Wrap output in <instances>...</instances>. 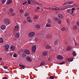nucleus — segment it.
<instances>
[{
    "instance_id": "nucleus-1",
    "label": "nucleus",
    "mask_w": 79,
    "mask_h": 79,
    "mask_svg": "<svg viewBox=\"0 0 79 79\" xmlns=\"http://www.w3.org/2000/svg\"><path fill=\"white\" fill-rule=\"evenodd\" d=\"M3 21L5 24V26H7V24H10V20L7 18H6L4 19Z\"/></svg>"
},
{
    "instance_id": "nucleus-2",
    "label": "nucleus",
    "mask_w": 79,
    "mask_h": 79,
    "mask_svg": "<svg viewBox=\"0 0 79 79\" xmlns=\"http://www.w3.org/2000/svg\"><path fill=\"white\" fill-rule=\"evenodd\" d=\"M67 11L72 15V16H74V13H73V11L71 10V9H68Z\"/></svg>"
},
{
    "instance_id": "nucleus-3",
    "label": "nucleus",
    "mask_w": 79,
    "mask_h": 79,
    "mask_svg": "<svg viewBox=\"0 0 79 79\" xmlns=\"http://www.w3.org/2000/svg\"><path fill=\"white\" fill-rule=\"evenodd\" d=\"M37 47L35 45H34L31 47V51L33 53H35L36 51V48Z\"/></svg>"
},
{
    "instance_id": "nucleus-4",
    "label": "nucleus",
    "mask_w": 79,
    "mask_h": 79,
    "mask_svg": "<svg viewBox=\"0 0 79 79\" xmlns=\"http://www.w3.org/2000/svg\"><path fill=\"white\" fill-rule=\"evenodd\" d=\"M35 35V33L34 32H31L30 33V40H32L33 38H32V37H34V35Z\"/></svg>"
},
{
    "instance_id": "nucleus-5",
    "label": "nucleus",
    "mask_w": 79,
    "mask_h": 79,
    "mask_svg": "<svg viewBox=\"0 0 79 79\" xmlns=\"http://www.w3.org/2000/svg\"><path fill=\"white\" fill-rule=\"evenodd\" d=\"M4 47L5 48V51H8V48H10V46L8 44H5L4 45Z\"/></svg>"
},
{
    "instance_id": "nucleus-6",
    "label": "nucleus",
    "mask_w": 79,
    "mask_h": 79,
    "mask_svg": "<svg viewBox=\"0 0 79 79\" xmlns=\"http://www.w3.org/2000/svg\"><path fill=\"white\" fill-rule=\"evenodd\" d=\"M57 58L58 60H63V56H62L60 55H58L57 56Z\"/></svg>"
},
{
    "instance_id": "nucleus-7",
    "label": "nucleus",
    "mask_w": 79,
    "mask_h": 79,
    "mask_svg": "<svg viewBox=\"0 0 79 79\" xmlns=\"http://www.w3.org/2000/svg\"><path fill=\"white\" fill-rule=\"evenodd\" d=\"M15 38H19V36H20V34H19V33H16L15 34Z\"/></svg>"
},
{
    "instance_id": "nucleus-8",
    "label": "nucleus",
    "mask_w": 79,
    "mask_h": 79,
    "mask_svg": "<svg viewBox=\"0 0 79 79\" xmlns=\"http://www.w3.org/2000/svg\"><path fill=\"white\" fill-rule=\"evenodd\" d=\"M10 49L12 51H15V49H16V47L12 45L10 47Z\"/></svg>"
},
{
    "instance_id": "nucleus-9",
    "label": "nucleus",
    "mask_w": 79,
    "mask_h": 79,
    "mask_svg": "<svg viewBox=\"0 0 79 79\" xmlns=\"http://www.w3.org/2000/svg\"><path fill=\"white\" fill-rule=\"evenodd\" d=\"M18 29H19V26H18V25H16L15 27L14 28V32L17 31Z\"/></svg>"
},
{
    "instance_id": "nucleus-10",
    "label": "nucleus",
    "mask_w": 79,
    "mask_h": 79,
    "mask_svg": "<svg viewBox=\"0 0 79 79\" xmlns=\"http://www.w3.org/2000/svg\"><path fill=\"white\" fill-rule=\"evenodd\" d=\"M24 52L27 55H29V54H30V52L29 51V50L25 49L24 50Z\"/></svg>"
},
{
    "instance_id": "nucleus-11",
    "label": "nucleus",
    "mask_w": 79,
    "mask_h": 79,
    "mask_svg": "<svg viewBox=\"0 0 79 79\" xmlns=\"http://www.w3.org/2000/svg\"><path fill=\"white\" fill-rule=\"evenodd\" d=\"M46 37L47 39H50V38L52 37V35H51L48 34V35H47Z\"/></svg>"
},
{
    "instance_id": "nucleus-12",
    "label": "nucleus",
    "mask_w": 79,
    "mask_h": 79,
    "mask_svg": "<svg viewBox=\"0 0 79 79\" xmlns=\"http://www.w3.org/2000/svg\"><path fill=\"white\" fill-rule=\"evenodd\" d=\"M66 60L67 61H69L71 62L73 61V58H68L66 59Z\"/></svg>"
},
{
    "instance_id": "nucleus-13",
    "label": "nucleus",
    "mask_w": 79,
    "mask_h": 79,
    "mask_svg": "<svg viewBox=\"0 0 79 79\" xmlns=\"http://www.w3.org/2000/svg\"><path fill=\"white\" fill-rule=\"evenodd\" d=\"M24 30L23 29L21 28L20 30V34H22V35H24Z\"/></svg>"
},
{
    "instance_id": "nucleus-14",
    "label": "nucleus",
    "mask_w": 79,
    "mask_h": 79,
    "mask_svg": "<svg viewBox=\"0 0 79 79\" xmlns=\"http://www.w3.org/2000/svg\"><path fill=\"white\" fill-rule=\"evenodd\" d=\"M72 47L70 46H68L66 48L67 51H69V50H72Z\"/></svg>"
},
{
    "instance_id": "nucleus-15",
    "label": "nucleus",
    "mask_w": 79,
    "mask_h": 79,
    "mask_svg": "<svg viewBox=\"0 0 79 79\" xmlns=\"http://www.w3.org/2000/svg\"><path fill=\"white\" fill-rule=\"evenodd\" d=\"M1 28L2 30H5L6 29V27L5 26L3 25L1 26Z\"/></svg>"
},
{
    "instance_id": "nucleus-16",
    "label": "nucleus",
    "mask_w": 79,
    "mask_h": 79,
    "mask_svg": "<svg viewBox=\"0 0 79 79\" xmlns=\"http://www.w3.org/2000/svg\"><path fill=\"white\" fill-rule=\"evenodd\" d=\"M77 26L76 25L73 26V30H76V29H77Z\"/></svg>"
},
{
    "instance_id": "nucleus-17",
    "label": "nucleus",
    "mask_w": 79,
    "mask_h": 79,
    "mask_svg": "<svg viewBox=\"0 0 79 79\" xmlns=\"http://www.w3.org/2000/svg\"><path fill=\"white\" fill-rule=\"evenodd\" d=\"M58 16L60 18H63V15L61 14H59L58 15Z\"/></svg>"
},
{
    "instance_id": "nucleus-18",
    "label": "nucleus",
    "mask_w": 79,
    "mask_h": 79,
    "mask_svg": "<svg viewBox=\"0 0 79 79\" xmlns=\"http://www.w3.org/2000/svg\"><path fill=\"white\" fill-rule=\"evenodd\" d=\"M45 47L46 48L48 49H50V48H51V46L48 45L45 46Z\"/></svg>"
},
{
    "instance_id": "nucleus-19",
    "label": "nucleus",
    "mask_w": 79,
    "mask_h": 79,
    "mask_svg": "<svg viewBox=\"0 0 79 79\" xmlns=\"http://www.w3.org/2000/svg\"><path fill=\"white\" fill-rule=\"evenodd\" d=\"M19 66L21 67L22 68V69H24V68H25V66L23 65H19Z\"/></svg>"
},
{
    "instance_id": "nucleus-20",
    "label": "nucleus",
    "mask_w": 79,
    "mask_h": 79,
    "mask_svg": "<svg viewBox=\"0 0 79 79\" xmlns=\"http://www.w3.org/2000/svg\"><path fill=\"white\" fill-rule=\"evenodd\" d=\"M45 64V63L44 61H42L41 63H40V66H43L44 64Z\"/></svg>"
},
{
    "instance_id": "nucleus-21",
    "label": "nucleus",
    "mask_w": 79,
    "mask_h": 79,
    "mask_svg": "<svg viewBox=\"0 0 79 79\" xmlns=\"http://www.w3.org/2000/svg\"><path fill=\"white\" fill-rule=\"evenodd\" d=\"M47 55V52H44L43 53V55L44 56H45Z\"/></svg>"
},
{
    "instance_id": "nucleus-22",
    "label": "nucleus",
    "mask_w": 79,
    "mask_h": 79,
    "mask_svg": "<svg viewBox=\"0 0 79 79\" xmlns=\"http://www.w3.org/2000/svg\"><path fill=\"white\" fill-rule=\"evenodd\" d=\"M54 77L53 76H51L50 77H49L47 79H54Z\"/></svg>"
},
{
    "instance_id": "nucleus-23",
    "label": "nucleus",
    "mask_w": 79,
    "mask_h": 79,
    "mask_svg": "<svg viewBox=\"0 0 79 79\" xmlns=\"http://www.w3.org/2000/svg\"><path fill=\"white\" fill-rule=\"evenodd\" d=\"M35 28H36L37 29H40V26H39L38 25H36L35 26Z\"/></svg>"
},
{
    "instance_id": "nucleus-24",
    "label": "nucleus",
    "mask_w": 79,
    "mask_h": 79,
    "mask_svg": "<svg viewBox=\"0 0 79 79\" xmlns=\"http://www.w3.org/2000/svg\"><path fill=\"white\" fill-rule=\"evenodd\" d=\"M26 59L28 61H30V57L29 56L27 57Z\"/></svg>"
},
{
    "instance_id": "nucleus-25",
    "label": "nucleus",
    "mask_w": 79,
    "mask_h": 79,
    "mask_svg": "<svg viewBox=\"0 0 79 79\" xmlns=\"http://www.w3.org/2000/svg\"><path fill=\"white\" fill-rule=\"evenodd\" d=\"M29 13H25L24 14V16L26 17L27 16H29Z\"/></svg>"
},
{
    "instance_id": "nucleus-26",
    "label": "nucleus",
    "mask_w": 79,
    "mask_h": 79,
    "mask_svg": "<svg viewBox=\"0 0 79 79\" xmlns=\"http://www.w3.org/2000/svg\"><path fill=\"white\" fill-rule=\"evenodd\" d=\"M46 27H51V25L47 23L46 25Z\"/></svg>"
},
{
    "instance_id": "nucleus-27",
    "label": "nucleus",
    "mask_w": 79,
    "mask_h": 79,
    "mask_svg": "<svg viewBox=\"0 0 79 79\" xmlns=\"http://www.w3.org/2000/svg\"><path fill=\"white\" fill-rule=\"evenodd\" d=\"M12 2V1L11 0H9L7 2V5H8L10 4V3H11Z\"/></svg>"
},
{
    "instance_id": "nucleus-28",
    "label": "nucleus",
    "mask_w": 79,
    "mask_h": 79,
    "mask_svg": "<svg viewBox=\"0 0 79 79\" xmlns=\"http://www.w3.org/2000/svg\"><path fill=\"white\" fill-rule=\"evenodd\" d=\"M0 43H3V40L2 38H0Z\"/></svg>"
},
{
    "instance_id": "nucleus-29",
    "label": "nucleus",
    "mask_w": 79,
    "mask_h": 79,
    "mask_svg": "<svg viewBox=\"0 0 79 79\" xmlns=\"http://www.w3.org/2000/svg\"><path fill=\"white\" fill-rule=\"evenodd\" d=\"M69 4V1H67L63 5H68Z\"/></svg>"
},
{
    "instance_id": "nucleus-30",
    "label": "nucleus",
    "mask_w": 79,
    "mask_h": 79,
    "mask_svg": "<svg viewBox=\"0 0 79 79\" xmlns=\"http://www.w3.org/2000/svg\"><path fill=\"white\" fill-rule=\"evenodd\" d=\"M51 10H58V9L56 8H55L53 7L52 8H51Z\"/></svg>"
},
{
    "instance_id": "nucleus-31",
    "label": "nucleus",
    "mask_w": 79,
    "mask_h": 79,
    "mask_svg": "<svg viewBox=\"0 0 79 79\" xmlns=\"http://www.w3.org/2000/svg\"><path fill=\"white\" fill-rule=\"evenodd\" d=\"M58 40H56L55 41L54 44L55 45H58Z\"/></svg>"
},
{
    "instance_id": "nucleus-32",
    "label": "nucleus",
    "mask_w": 79,
    "mask_h": 79,
    "mask_svg": "<svg viewBox=\"0 0 79 79\" xmlns=\"http://www.w3.org/2000/svg\"><path fill=\"white\" fill-rule=\"evenodd\" d=\"M66 29L65 27H63L61 29V30L62 31H65L66 30Z\"/></svg>"
},
{
    "instance_id": "nucleus-33",
    "label": "nucleus",
    "mask_w": 79,
    "mask_h": 79,
    "mask_svg": "<svg viewBox=\"0 0 79 79\" xmlns=\"http://www.w3.org/2000/svg\"><path fill=\"white\" fill-rule=\"evenodd\" d=\"M19 11L20 13H21V14H22V13H23L24 12V10L23 9H21Z\"/></svg>"
},
{
    "instance_id": "nucleus-34",
    "label": "nucleus",
    "mask_w": 79,
    "mask_h": 79,
    "mask_svg": "<svg viewBox=\"0 0 79 79\" xmlns=\"http://www.w3.org/2000/svg\"><path fill=\"white\" fill-rule=\"evenodd\" d=\"M73 55L74 56H76V53L75 52H73Z\"/></svg>"
},
{
    "instance_id": "nucleus-35",
    "label": "nucleus",
    "mask_w": 79,
    "mask_h": 79,
    "mask_svg": "<svg viewBox=\"0 0 79 79\" xmlns=\"http://www.w3.org/2000/svg\"><path fill=\"white\" fill-rule=\"evenodd\" d=\"M27 21L29 23H30V17H27Z\"/></svg>"
},
{
    "instance_id": "nucleus-36",
    "label": "nucleus",
    "mask_w": 79,
    "mask_h": 79,
    "mask_svg": "<svg viewBox=\"0 0 79 79\" xmlns=\"http://www.w3.org/2000/svg\"><path fill=\"white\" fill-rule=\"evenodd\" d=\"M48 22L49 24H51V23H52V21H51V20H50V19H48Z\"/></svg>"
},
{
    "instance_id": "nucleus-37",
    "label": "nucleus",
    "mask_w": 79,
    "mask_h": 79,
    "mask_svg": "<svg viewBox=\"0 0 79 79\" xmlns=\"http://www.w3.org/2000/svg\"><path fill=\"white\" fill-rule=\"evenodd\" d=\"M22 57H26V54L25 53H23L22 55Z\"/></svg>"
},
{
    "instance_id": "nucleus-38",
    "label": "nucleus",
    "mask_w": 79,
    "mask_h": 79,
    "mask_svg": "<svg viewBox=\"0 0 79 79\" xmlns=\"http://www.w3.org/2000/svg\"><path fill=\"white\" fill-rule=\"evenodd\" d=\"M71 9L72 11H73V13H74V10H75V8H72V9Z\"/></svg>"
},
{
    "instance_id": "nucleus-39",
    "label": "nucleus",
    "mask_w": 79,
    "mask_h": 79,
    "mask_svg": "<svg viewBox=\"0 0 79 79\" xmlns=\"http://www.w3.org/2000/svg\"><path fill=\"white\" fill-rule=\"evenodd\" d=\"M6 2V0H2V3L4 4Z\"/></svg>"
},
{
    "instance_id": "nucleus-40",
    "label": "nucleus",
    "mask_w": 79,
    "mask_h": 79,
    "mask_svg": "<svg viewBox=\"0 0 79 79\" xmlns=\"http://www.w3.org/2000/svg\"><path fill=\"white\" fill-rule=\"evenodd\" d=\"M13 56L14 57H15V58L16 57V56H17V54L15 53V54L13 55Z\"/></svg>"
},
{
    "instance_id": "nucleus-41",
    "label": "nucleus",
    "mask_w": 79,
    "mask_h": 79,
    "mask_svg": "<svg viewBox=\"0 0 79 79\" xmlns=\"http://www.w3.org/2000/svg\"><path fill=\"white\" fill-rule=\"evenodd\" d=\"M9 10L10 12H13V9L12 8H9Z\"/></svg>"
},
{
    "instance_id": "nucleus-42",
    "label": "nucleus",
    "mask_w": 79,
    "mask_h": 79,
    "mask_svg": "<svg viewBox=\"0 0 79 79\" xmlns=\"http://www.w3.org/2000/svg\"><path fill=\"white\" fill-rule=\"evenodd\" d=\"M64 63H65V62L63 61L62 62L59 64H63Z\"/></svg>"
},
{
    "instance_id": "nucleus-43",
    "label": "nucleus",
    "mask_w": 79,
    "mask_h": 79,
    "mask_svg": "<svg viewBox=\"0 0 79 79\" xmlns=\"http://www.w3.org/2000/svg\"><path fill=\"white\" fill-rule=\"evenodd\" d=\"M59 20V19L57 18H55V20L56 21H58Z\"/></svg>"
},
{
    "instance_id": "nucleus-44",
    "label": "nucleus",
    "mask_w": 79,
    "mask_h": 79,
    "mask_svg": "<svg viewBox=\"0 0 79 79\" xmlns=\"http://www.w3.org/2000/svg\"><path fill=\"white\" fill-rule=\"evenodd\" d=\"M58 23L59 24H61V20H59V21H58Z\"/></svg>"
},
{
    "instance_id": "nucleus-45",
    "label": "nucleus",
    "mask_w": 79,
    "mask_h": 79,
    "mask_svg": "<svg viewBox=\"0 0 79 79\" xmlns=\"http://www.w3.org/2000/svg\"><path fill=\"white\" fill-rule=\"evenodd\" d=\"M3 68H4V69H8V67L6 66H4L3 67Z\"/></svg>"
},
{
    "instance_id": "nucleus-46",
    "label": "nucleus",
    "mask_w": 79,
    "mask_h": 79,
    "mask_svg": "<svg viewBox=\"0 0 79 79\" xmlns=\"http://www.w3.org/2000/svg\"><path fill=\"white\" fill-rule=\"evenodd\" d=\"M35 4H37V5H42V4L40 3H39L38 2H36Z\"/></svg>"
},
{
    "instance_id": "nucleus-47",
    "label": "nucleus",
    "mask_w": 79,
    "mask_h": 79,
    "mask_svg": "<svg viewBox=\"0 0 79 79\" xmlns=\"http://www.w3.org/2000/svg\"><path fill=\"white\" fill-rule=\"evenodd\" d=\"M77 24L78 26L79 27V22H77Z\"/></svg>"
},
{
    "instance_id": "nucleus-48",
    "label": "nucleus",
    "mask_w": 79,
    "mask_h": 79,
    "mask_svg": "<svg viewBox=\"0 0 79 79\" xmlns=\"http://www.w3.org/2000/svg\"><path fill=\"white\" fill-rule=\"evenodd\" d=\"M37 18H38V16L37 15H36V16H35V17H34L35 19H37Z\"/></svg>"
},
{
    "instance_id": "nucleus-49",
    "label": "nucleus",
    "mask_w": 79,
    "mask_h": 79,
    "mask_svg": "<svg viewBox=\"0 0 79 79\" xmlns=\"http://www.w3.org/2000/svg\"><path fill=\"white\" fill-rule=\"evenodd\" d=\"M37 40H38V38H35V41H36V42H37Z\"/></svg>"
},
{
    "instance_id": "nucleus-50",
    "label": "nucleus",
    "mask_w": 79,
    "mask_h": 79,
    "mask_svg": "<svg viewBox=\"0 0 79 79\" xmlns=\"http://www.w3.org/2000/svg\"><path fill=\"white\" fill-rule=\"evenodd\" d=\"M23 24H25L26 23V21H24L23 22Z\"/></svg>"
},
{
    "instance_id": "nucleus-51",
    "label": "nucleus",
    "mask_w": 79,
    "mask_h": 79,
    "mask_svg": "<svg viewBox=\"0 0 79 79\" xmlns=\"http://www.w3.org/2000/svg\"><path fill=\"white\" fill-rule=\"evenodd\" d=\"M73 3V2H70L69 1V4H72Z\"/></svg>"
},
{
    "instance_id": "nucleus-52",
    "label": "nucleus",
    "mask_w": 79,
    "mask_h": 79,
    "mask_svg": "<svg viewBox=\"0 0 79 79\" xmlns=\"http://www.w3.org/2000/svg\"><path fill=\"white\" fill-rule=\"evenodd\" d=\"M67 22L69 24V20L68 19H67Z\"/></svg>"
},
{
    "instance_id": "nucleus-53",
    "label": "nucleus",
    "mask_w": 79,
    "mask_h": 79,
    "mask_svg": "<svg viewBox=\"0 0 79 79\" xmlns=\"http://www.w3.org/2000/svg\"><path fill=\"white\" fill-rule=\"evenodd\" d=\"M36 8L37 10H39L40 8L39 7H37Z\"/></svg>"
},
{
    "instance_id": "nucleus-54",
    "label": "nucleus",
    "mask_w": 79,
    "mask_h": 79,
    "mask_svg": "<svg viewBox=\"0 0 79 79\" xmlns=\"http://www.w3.org/2000/svg\"><path fill=\"white\" fill-rule=\"evenodd\" d=\"M2 79H8V78H6V77H4L2 78Z\"/></svg>"
},
{
    "instance_id": "nucleus-55",
    "label": "nucleus",
    "mask_w": 79,
    "mask_h": 79,
    "mask_svg": "<svg viewBox=\"0 0 79 79\" xmlns=\"http://www.w3.org/2000/svg\"><path fill=\"white\" fill-rule=\"evenodd\" d=\"M35 11L37 12L38 11V10H37V9H35Z\"/></svg>"
},
{
    "instance_id": "nucleus-56",
    "label": "nucleus",
    "mask_w": 79,
    "mask_h": 79,
    "mask_svg": "<svg viewBox=\"0 0 79 79\" xmlns=\"http://www.w3.org/2000/svg\"><path fill=\"white\" fill-rule=\"evenodd\" d=\"M69 7H65V8H64L65 9H67V8H69Z\"/></svg>"
},
{
    "instance_id": "nucleus-57",
    "label": "nucleus",
    "mask_w": 79,
    "mask_h": 79,
    "mask_svg": "<svg viewBox=\"0 0 79 79\" xmlns=\"http://www.w3.org/2000/svg\"><path fill=\"white\" fill-rule=\"evenodd\" d=\"M32 61V59L31 58H30V61Z\"/></svg>"
},
{
    "instance_id": "nucleus-58",
    "label": "nucleus",
    "mask_w": 79,
    "mask_h": 79,
    "mask_svg": "<svg viewBox=\"0 0 79 79\" xmlns=\"http://www.w3.org/2000/svg\"><path fill=\"white\" fill-rule=\"evenodd\" d=\"M28 3H29V4H30V1H28Z\"/></svg>"
},
{
    "instance_id": "nucleus-59",
    "label": "nucleus",
    "mask_w": 79,
    "mask_h": 79,
    "mask_svg": "<svg viewBox=\"0 0 79 79\" xmlns=\"http://www.w3.org/2000/svg\"><path fill=\"white\" fill-rule=\"evenodd\" d=\"M48 61H50V58H48Z\"/></svg>"
},
{
    "instance_id": "nucleus-60",
    "label": "nucleus",
    "mask_w": 79,
    "mask_h": 79,
    "mask_svg": "<svg viewBox=\"0 0 79 79\" xmlns=\"http://www.w3.org/2000/svg\"><path fill=\"white\" fill-rule=\"evenodd\" d=\"M15 14H12V16H15Z\"/></svg>"
},
{
    "instance_id": "nucleus-61",
    "label": "nucleus",
    "mask_w": 79,
    "mask_h": 79,
    "mask_svg": "<svg viewBox=\"0 0 79 79\" xmlns=\"http://www.w3.org/2000/svg\"><path fill=\"white\" fill-rule=\"evenodd\" d=\"M10 56H12L13 55V54H12V53H11L10 54Z\"/></svg>"
},
{
    "instance_id": "nucleus-62",
    "label": "nucleus",
    "mask_w": 79,
    "mask_h": 79,
    "mask_svg": "<svg viewBox=\"0 0 79 79\" xmlns=\"http://www.w3.org/2000/svg\"><path fill=\"white\" fill-rule=\"evenodd\" d=\"M32 20H30V23H32Z\"/></svg>"
},
{
    "instance_id": "nucleus-63",
    "label": "nucleus",
    "mask_w": 79,
    "mask_h": 79,
    "mask_svg": "<svg viewBox=\"0 0 79 79\" xmlns=\"http://www.w3.org/2000/svg\"><path fill=\"white\" fill-rule=\"evenodd\" d=\"M1 60H2V58H0V60L1 61Z\"/></svg>"
},
{
    "instance_id": "nucleus-64",
    "label": "nucleus",
    "mask_w": 79,
    "mask_h": 79,
    "mask_svg": "<svg viewBox=\"0 0 79 79\" xmlns=\"http://www.w3.org/2000/svg\"><path fill=\"white\" fill-rule=\"evenodd\" d=\"M5 10H6L5 8H4V9H3V11H5Z\"/></svg>"
}]
</instances>
